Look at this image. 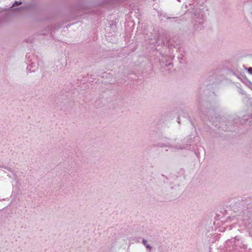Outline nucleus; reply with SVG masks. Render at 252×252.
Instances as JSON below:
<instances>
[{
    "instance_id": "1",
    "label": "nucleus",
    "mask_w": 252,
    "mask_h": 252,
    "mask_svg": "<svg viewBox=\"0 0 252 252\" xmlns=\"http://www.w3.org/2000/svg\"><path fill=\"white\" fill-rule=\"evenodd\" d=\"M22 3L21 2H18L17 1H16L15 2L14 4H13V6H14L15 5H20Z\"/></svg>"
},
{
    "instance_id": "3",
    "label": "nucleus",
    "mask_w": 252,
    "mask_h": 252,
    "mask_svg": "<svg viewBox=\"0 0 252 252\" xmlns=\"http://www.w3.org/2000/svg\"><path fill=\"white\" fill-rule=\"evenodd\" d=\"M143 243H144V244L145 245H146V240H143Z\"/></svg>"
},
{
    "instance_id": "2",
    "label": "nucleus",
    "mask_w": 252,
    "mask_h": 252,
    "mask_svg": "<svg viewBox=\"0 0 252 252\" xmlns=\"http://www.w3.org/2000/svg\"><path fill=\"white\" fill-rule=\"evenodd\" d=\"M249 72L252 74V68L250 67L248 69Z\"/></svg>"
}]
</instances>
